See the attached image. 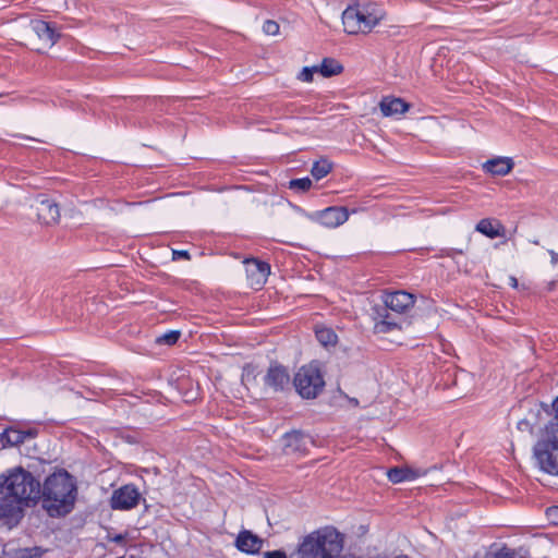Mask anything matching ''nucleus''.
<instances>
[{
  "mask_svg": "<svg viewBox=\"0 0 558 558\" xmlns=\"http://www.w3.org/2000/svg\"><path fill=\"white\" fill-rule=\"evenodd\" d=\"M318 66V72L324 77H330L333 75H338L343 71V66L335 59L331 58H325L320 65Z\"/></svg>",
  "mask_w": 558,
  "mask_h": 558,
  "instance_id": "4be33fe9",
  "label": "nucleus"
},
{
  "mask_svg": "<svg viewBox=\"0 0 558 558\" xmlns=\"http://www.w3.org/2000/svg\"><path fill=\"white\" fill-rule=\"evenodd\" d=\"M180 335H181L180 331L170 330V331L163 333L162 336L158 337L156 339V342L159 344L172 345L179 340Z\"/></svg>",
  "mask_w": 558,
  "mask_h": 558,
  "instance_id": "a878e982",
  "label": "nucleus"
},
{
  "mask_svg": "<svg viewBox=\"0 0 558 558\" xmlns=\"http://www.w3.org/2000/svg\"><path fill=\"white\" fill-rule=\"evenodd\" d=\"M32 33L34 38L31 39V45L38 52H44L51 48L59 38L56 29L45 21L32 22Z\"/></svg>",
  "mask_w": 558,
  "mask_h": 558,
  "instance_id": "0eeeda50",
  "label": "nucleus"
},
{
  "mask_svg": "<svg viewBox=\"0 0 558 558\" xmlns=\"http://www.w3.org/2000/svg\"><path fill=\"white\" fill-rule=\"evenodd\" d=\"M425 474V471L411 468H392L387 472L390 482L397 484L404 481H413Z\"/></svg>",
  "mask_w": 558,
  "mask_h": 558,
  "instance_id": "6ab92c4d",
  "label": "nucleus"
},
{
  "mask_svg": "<svg viewBox=\"0 0 558 558\" xmlns=\"http://www.w3.org/2000/svg\"><path fill=\"white\" fill-rule=\"evenodd\" d=\"M318 222L327 228H337L349 219V211L345 207H328L317 213Z\"/></svg>",
  "mask_w": 558,
  "mask_h": 558,
  "instance_id": "9b49d317",
  "label": "nucleus"
},
{
  "mask_svg": "<svg viewBox=\"0 0 558 558\" xmlns=\"http://www.w3.org/2000/svg\"><path fill=\"white\" fill-rule=\"evenodd\" d=\"M43 551L40 548H23L16 553V558H39Z\"/></svg>",
  "mask_w": 558,
  "mask_h": 558,
  "instance_id": "bb28decb",
  "label": "nucleus"
},
{
  "mask_svg": "<svg viewBox=\"0 0 558 558\" xmlns=\"http://www.w3.org/2000/svg\"><path fill=\"white\" fill-rule=\"evenodd\" d=\"M456 253H459V254H462L463 251L462 250H454Z\"/></svg>",
  "mask_w": 558,
  "mask_h": 558,
  "instance_id": "4c0bfd02",
  "label": "nucleus"
},
{
  "mask_svg": "<svg viewBox=\"0 0 558 558\" xmlns=\"http://www.w3.org/2000/svg\"><path fill=\"white\" fill-rule=\"evenodd\" d=\"M141 499L142 495L138 489L132 484H126L113 490L110 507L113 510H131L137 507Z\"/></svg>",
  "mask_w": 558,
  "mask_h": 558,
  "instance_id": "6e6552de",
  "label": "nucleus"
},
{
  "mask_svg": "<svg viewBox=\"0 0 558 558\" xmlns=\"http://www.w3.org/2000/svg\"><path fill=\"white\" fill-rule=\"evenodd\" d=\"M385 17L384 10L375 3L349 5L342 13L344 31L350 35L367 34Z\"/></svg>",
  "mask_w": 558,
  "mask_h": 558,
  "instance_id": "39448f33",
  "label": "nucleus"
},
{
  "mask_svg": "<svg viewBox=\"0 0 558 558\" xmlns=\"http://www.w3.org/2000/svg\"><path fill=\"white\" fill-rule=\"evenodd\" d=\"M554 413L534 446V457L542 471L558 475V412Z\"/></svg>",
  "mask_w": 558,
  "mask_h": 558,
  "instance_id": "20e7f679",
  "label": "nucleus"
},
{
  "mask_svg": "<svg viewBox=\"0 0 558 558\" xmlns=\"http://www.w3.org/2000/svg\"><path fill=\"white\" fill-rule=\"evenodd\" d=\"M331 170H332V162H330L326 158H322L318 161H315L313 163L311 173L316 180H320V179L325 178L326 175H328Z\"/></svg>",
  "mask_w": 558,
  "mask_h": 558,
  "instance_id": "5701e85b",
  "label": "nucleus"
},
{
  "mask_svg": "<svg viewBox=\"0 0 558 558\" xmlns=\"http://www.w3.org/2000/svg\"><path fill=\"white\" fill-rule=\"evenodd\" d=\"M294 387L305 399L316 398L324 389L325 381L316 364L302 366L294 376Z\"/></svg>",
  "mask_w": 558,
  "mask_h": 558,
  "instance_id": "423d86ee",
  "label": "nucleus"
},
{
  "mask_svg": "<svg viewBox=\"0 0 558 558\" xmlns=\"http://www.w3.org/2000/svg\"><path fill=\"white\" fill-rule=\"evenodd\" d=\"M340 558H360V557H356L354 555H343Z\"/></svg>",
  "mask_w": 558,
  "mask_h": 558,
  "instance_id": "c9c22d12",
  "label": "nucleus"
},
{
  "mask_svg": "<svg viewBox=\"0 0 558 558\" xmlns=\"http://www.w3.org/2000/svg\"><path fill=\"white\" fill-rule=\"evenodd\" d=\"M33 206L37 211L38 220L41 223L51 226L59 222V206L54 201L50 199L48 196L44 194L38 195Z\"/></svg>",
  "mask_w": 558,
  "mask_h": 558,
  "instance_id": "1a4fd4ad",
  "label": "nucleus"
},
{
  "mask_svg": "<svg viewBox=\"0 0 558 558\" xmlns=\"http://www.w3.org/2000/svg\"><path fill=\"white\" fill-rule=\"evenodd\" d=\"M318 72V66H305L302 69V71L300 72L298 78L303 81V82H312L313 81V76H314V73H317Z\"/></svg>",
  "mask_w": 558,
  "mask_h": 558,
  "instance_id": "cd10ccee",
  "label": "nucleus"
},
{
  "mask_svg": "<svg viewBox=\"0 0 558 558\" xmlns=\"http://www.w3.org/2000/svg\"><path fill=\"white\" fill-rule=\"evenodd\" d=\"M284 448L288 452L304 453L308 449V445L312 444L311 438L299 432L293 430L284 434L283 436Z\"/></svg>",
  "mask_w": 558,
  "mask_h": 558,
  "instance_id": "4468645a",
  "label": "nucleus"
},
{
  "mask_svg": "<svg viewBox=\"0 0 558 558\" xmlns=\"http://www.w3.org/2000/svg\"><path fill=\"white\" fill-rule=\"evenodd\" d=\"M410 108V105L401 98L384 97L379 102V109L384 117L403 114Z\"/></svg>",
  "mask_w": 558,
  "mask_h": 558,
  "instance_id": "dca6fc26",
  "label": "nucleus"
},
{
  "mask_svg": "<svg viewBox=\"0 0 558 558\" xmlns=\"http://www.w3.org/2000/svg\"><path fill=\"white\" fill-rule=\"evenodd\" d=\"M235 544L238 549H240L241 551L247 554H255L259 551L262 541L251 532L243 531L238 535Z\"/></svg>",
  "mask_w": 558,
  "mask_h": 558,
  "instance_id": "a211bd4d",
  "label": "nucleus"
},
{
  "mask_svg": "<svg viewBox=\"0 0 558 558\" xmlns=\"http://www.w3.org/2000/svg\"><path fill=\"white\" fill-rule=\"evenodd\" d=\"M173 259L184 258L190 259V254L187 251H173Z\"/></svg>",
  "mask_w": 558,
  "mask_h": 558,
  "instance_id": "473e14b6",
  "label": "nucleus"
},
{
  "mask_svg": "<svg viewBox=\"0 0 558 558\" xmlns=\"http://www.w3.org/2000/svg\"><path fill=\"white\" fill-rule=\"evenodd\" d=\"M343 545V535L332 526H325L305 536L298 553L300 558H337Z\"/></svg>",
  "mask_w": 558,
  "mask_h": 558,
  "instance_id": "f03ea898",
  "label": "nucleus"
},
{
  "mask_svg": "<svg viewBox=\"0 0 558 558\" xmlns=\"http://www.w3.org/2000/svg\"><path fill=\"white\" fill-rule=\"evenodd\" d=\"M494 558H523L518 551L504 547L494 554Z\"/></svg>",
  "mask_w": 558,
  "mask_h": 558,
  "instance_id": "c85d7f7f",
  "label": "nucleus"
},
{
  "mask_svg": "<svg viewBox=\"0 0 558 558\" xmlns=\"http://www.w3.org/2000/svg\"><path fill=\"white\" fill-rule=\"evenodd\" d=\"M263 31L267 35L275 36L279 33V24L272 20H268L264 23Z\"/></svg>",
  "mask_w": 558,
  "mask_h": 558,
  "instance_id": "c756f323",
  "label": "nucleus"
},
{
  "mask_svg": "<svg viewBox=\"0 0 558 558\" xmlns=\"http://www.w3.org/2000/svg\"><path fill=\"white\" fill-rule=\"evenodd\" d=\"M36 432L33 429L20 430L15 428H7L1 435V440L10 446H19L23 444L26 438L35 437Z\"/></svg>",
  "mask_w": 558,
  "mask_h": 558,
  "instance_id": "aec40b11",
  "label": "nucleus"
},
{
  "mask_svg": "<svg viewBox=\"0 0 558 558\" xmlns=\"http://www.w3.org/2000/svg\"><path fill=\"white\" fill-rule=\"evenodd\" d=\"M0 488L10 494L25 507L34 506L40 498V483L33 474L22 468H16L0 475Z\"/></svg>",
  "mask_w": 558,
  "mask_h": 558,
  "instance_id": "7ed1b4c3",
  "label": "nucleus"
},
{
  "mask_svg": "<svg viewBox=\"0 0 558 558\" xmlns=\"http://www.w3.org/2000/svg\"><path fill=\"white\" fill-rule=\"evenodd\" d=\"M384 304L389 310L402 314L414 305V296L405 291H396L384 296Z\"/></svg>",
  "mask_w": 558,
  "mask_h": 558,
  "instance_id": "ddd939ff",
  "label": "nucleus"
},
{
  "mask_svg": "<svg viewBox=\"0 0 558 558\" xmlns=\"http://www.w3.org/2000/svg\"><path fill=\"white\" fill-rule=\"evenodd\" d=\"M388 310L385 304L384 306L375 305L373 307L374 328L376 332L385 333L398 327V324L391 318Z\"/></svg>",
  "mask_w": 558,
  "mask_h": 558,
  "instance_id": "2eb2a0df",
  "label": "nucleus"
},
{
  "mask_svg": "<svg viewBox=\"0 0 558 558\" xmlns=\"http://www.w3.org/2000/svg\"><path fill=\"white\" fill-rule=\"evenodd\" d=\"M264 380L274 391H282L290 384V374L284 366L274 363L268 367Z\"/></svg>",
  "mask_w": 558,
  "mask_h": 558,
  "instance_id": "9d476101",
  "label": "nucleus"
},
{
  "mask_svg": "<svg viewBox=\"0 0 558 558\" xmlns=\"http://www.w3.org/2000/svg\"><path fill=\"white\" fill-rule=\"evenodd\" d=\"M77 488L74 478L60 470L50 474L40 485L41 506L52 518L69 514L75 505Z\"/></svg>",
  "mask_w": 558,
  "mask_h": 558,
  "instance_id": "f257e3e1",
  "label": "nucleus"
},
{
  "mask_svg": "<svg viewBox=\"0 0 558 558\" xmlns=\"http://www.w3.org/2000/svg\"><path fill=\"white\" fill-rule=\"evenodd\" d=\"M312 186V180L310 178L293 179L289 182V189L296 192H306Z\"/></svg>",
  "mask_w": 558,
  "mask_h": 558,
  "instance_id": "393cba45",
  "label": "nucleus"
},
{
  "mask_svg": "<svg viewBox=\"0 0 558 558\" xmlns=\"http://www.w3.org/2000/svg\"><path fill=\"white\" fill-rule=\"evenodd\" d=\"M269 274L270 266L267 263L257 259L246 260V275L252 287H262Z\"/></svg>",
  "mask_w": 558,
  "mask_h": 558,
  "instance_id": "f8f14e48",
  "label": "nucleus"
},
{
  "mask_svg": "<svg viewBox=\"0 0 558 558\" xmlns=\"http://www.w3.org/2000/svg\"><path fill=\"white\" fill-rule=\"evenodd\" d=\"M554 412H558V398L553 402Z\"/></svg>",
  "mask_w": 558,
  "mask_h": 558,
  "instance_id": "72a5a7b5",
  "label": "nucleus"
},
{
  "mask_svg": "<svg viewBox=\"0 0 558 558\" xmlns=\"http://www.w3.org/2000/svg\"><path fill=\"white\" fill-rule=\"evenodd\" d=\"M475 230L489 239H496L505 235V227L500 222L493 221L487 218L480 220Z\"/></svg>",
  "mask_w": 558,
  "mask_h": 558,
  "instance_id": "412c9836",
  "label": "nucleus"
},
{
  "mask_svg": "<svg viewBox=\"0 0 558 558\" xmlns=\"http://www.w3.org/2000/svg\"><path fill=\"white\" fill-rule=\"evenodd\" d=\"M547 519L553 523L558 525V507H549L546 510Z\"/></svg>",
  "mask_w": 558,
  "mask_h": 558,
  "instance_id": "7c9ffc66",
  "label": "nucleus"
},
{
  "mask_svg": "<svg viewBox=\"0 0 558 558\" xmlns=\"http://www.w3.org/2000/svg\"><path fill=\"white\" fill-rule=\"evenodd\" d=\"M265 558H287L286 554L281 550H272V551H266L264 554Z\"/></svg>",
  "mask_w": 558,
  "mask_h": 558,
  "instance_id": "2f4dec72",
  "label": "nucleus"
},
{
  "mask_svg": "<svg viewBox=\"0 0 558 558\" xmlns=\"http://www.w3.org/2000/svg\"><path fill=\"white\" fill-rule=\"evenodd\" d=\"M556 260H558V254L551 252V262L556 263Z\"/></svg>",
  "mask_w": 558,
  "mask_h": 558,
  "instance_id": "f704fd0d",
  "label": "nucleus"
},
{
  "mask_svg": "<svg viewBox=\"0 0 558 558\" xmlns=\"http://www.w3.org/2000/svg\"><path fill=\"white\" fill-rule=\"evenodd\" d=\"M316 338L319 343L324 347L335 345L337 343V335L336 332L327 327H318L316 328Z\"/></svg>",
  "mask_w": 558,
  "mask_h": 558,
  "instance_id": "b1692460",
  "label": "nucleus"
},
{
  "mask_svg": "<svg viewBox=\"0 0 558 558\" xmlns=\"http://www.w3.org/2000/svg\"><path fill=\"white\" fill-rule=\"evenodd\" d=\"M514 162L509 157H495L483 163V169L492 175L504 177L513 169Z\"/></svg>",
  "mask_w": 558,
  "mask_h": 558,
  "instance_id": "f3484780",
  "label": "nucleus"
},
{
  "mask_svg": "<svg viewBox=\"0 0 558 558\" xmlns=\"http://www.w3.org/2000/svg\"><path fill=\"white\" fill-rule=\"evenodd\" d=\"M511 281H512L513 287H517V284H518L517 279L515 278H511Z\"/></svg>",
  "mask_w": 558,
  "mask_h": 558,
  "instance_id": "e433bc0d",
  "label": "nucleus"
}]
</instances>
